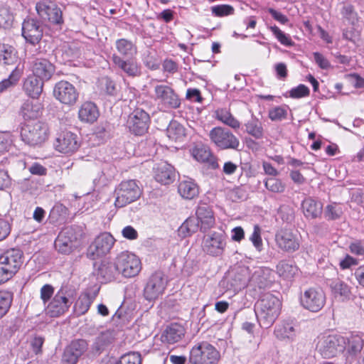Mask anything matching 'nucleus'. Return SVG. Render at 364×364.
Listing matches in <instances>:
<instances>
[{"mask_svg": "<svg viewBox=\"0 0 364 364\" xmlns=\"http://www.w3.org/2000/svg\"><path fill=\"white\" fill-rule=\"evenodd\" d=\"M282 309L281 301L270 293L263 294L255 305V315L261 327H270L278 318Z\"/></svg>", "mask_w": 364, "mask_h": 364, "instance_id": "nucleus-1", "label": "nucleus"}, {"mask_svg": "<svg viewBox=\"0 0 364 364\" xmlns=\"http://www.w3.org/2000/svg\"><path fill=\"white\" fill-rule=\"evenodd\" d=\"M23 253L19 249H9L0 255V284L7 282L20 269Z\"/></svg>", "mask_w": 364, "mask_h": 364, "instance_id": "nucleus-2", "label": "nucleus"}, {"mask_svg": "<svg viewBox=\"0 0 364 364\" xmlns=\"http://www.w3.org/2000/svg\"><path fill=\"white\" fill-rule=\"evenodd\" d=\"M49 128L46 123L30 122L22 127L21 137L23 142L32 146H41L49 136Z\"/></svg>", "mask_w": 364, "mask_h": 364, "instance_id": "nucleus-3", "label": "nucleus"}, {"mask_svg": "<svg viewBox=\"0 0 364 364\" xmlns=\"http://www.w3.org/2000/svg\"><path fill=\"white\" fill-rule=\"evenodd\" d=\"M346 339L340 335L324 333L318 337L317 352L324 358H330L343 351Z\"/></svg>", "mask_w": 364, "mask_h": 364, "instance_id": "nucleus-4", "label": "nucleus"}, {"mask_svg": "<svg viewBox=\"0 0 364 364\" xmlns=\"http://www.w3.org/2000/svg\"><path fill=\"white\" fill-rule=\"evenodd\" d=\"M220 358L219 351L213 346L200 342L192 347L188 361L191 364H218Z\"/></svg>", "mask_w": 364, "mask_h": 364, "instance_id": "nucleus-5", "label": "nucleus"}, {"mask_svg": "<svg viewBox=\"0 0 364 364\" xmlns=\"http://www.w3.org/2000/svg\"><path fill=\"white\" fill-rule=\"evenodd\" d=\"M141 190L134 180L124 181L115 189V206L122 208L138 200Z\"/></svg>", "mask_w": 364, "mask_h": 364, "instance_id": "nucleus-6", "label": "nucleus"}, {"mask_svg": "<svg viewBox=\"0 0 364 364\" xmlns=\"http://www.w3.org/2000/svg\"><path fill=\"white\" fill-rule=\"evenodd\" d=\"M117 274H122L124 277H134L141 269V264L139 257L129 252H122L115 260Z\"/></svg>", "mask_w": 364, "mask_h": 364, "instance_id": "nucleus-7", "label": "nucleus"}, {"mask_svg": "<svg viewBox=\"0 0 364 364\" xmlns=\"http://www.w3.org/2000/svg\"><path fill=\"white\" fill-rule=\"evenodd\" d=\"M249 284V269L240 267L229 271L220 281V285L227 290L237 291Z\"/></svg>", "mask_w": 364, "mask_h": 364, "instance_id": "nucleus-8", "label": "nucleus"}, {"mask_svg": "<svg viewBox=\"0 0 364 364\" xmlns=\"http://www.w3.org/2000/svg\"><path fill=\"white\" fill-rule=\"evenodd\" d=\"M326 300V294L321 288H309L301 296V306L311 312H318L324 306Z\"/></svg>", "mask_w": 364, "mask_h": 364, "instance_id": "nucleus-9", "label": "nucleus"}, {"mask_svg": "<svg viewBox=\"0 0 364 364\" xmlns=\"http://www.w3.org/2000/svg\"><path fill=\"white\" fill-rule=\"evenodd\" d=\"M166 284L165 275L161 272H154L149 277L144 287V298L149 301L156 299L164 293Z\"/></svg>", "mask_w": 364, "mask_h": 364, "instance_id": "nucleus-10", "label": "nucleus"}, {"mask_svg": "<svg viewBox=\"0 0 364 364\" xmlns=\"http://www.w3.org/2000/svg\"><path fill=\"white\" fill-rule=\"evenodd\" d=\"M211 141L220 149H236L239 146L238 139L230 131L222 127H215L209 133Z\"/></svg>", "mask_w": 364, "mask_h": 364, "instance_id": "nucleus-11", "label": "nucleus"}, {"mask_svg": "<svg viewBox=\"0 0 364 364\" xmlns=\"http://www.w3.org/2000/svg\"><path fill=\"white\" fill-rule=\"evenodd\" d=\"M226 246L225 236L220 232H213L204 236L203 250L209 255L217 257L221 255Z\"/></svg>", "mask_w": 364, "mask_h": 364, "instance_id": "nucleus-12", "label": "nucleus"}, {"mask_svg": "<svg viewBox=\"0 0 364 364\" xmlns=\"http://www.w3.org/2000/svg\"><path fill=\"white\" fill-rule=\"evenodd\" d=\"M36 9L42 20L53 24L63 23L62 11L55 3L49 1H40L36 4Z\"/></svg>", "mask_w": 364, "mask_h": 364, "instance_id": "nucleus-13", "label": "nucleus"}, {"mask_svg": "<svg viewBox=\"0 0 364 364\" xmlns=\"http://www.w3.org/2000/svg\"><path fill=\"white\" fill-rule=\"evenodd\" d=\"M149 116L142 109H136L131 113L127 119V127L131 132L136 135H142L149 127Z\"/></svg>", "mask_w": 364, "mask_h": 364, "instance_id": "nucleus-14", "label": "nucleus"}, {"mask_svg": "<svg viewBox=\"0 0 364 364\" xmlns=\"http://www.w3.org/2000/svg\"><path fill=\"white\" fill-rule=\"evenodd\" d=\"M275 240L277 246L287 252H294L299 250L300 246L299 236L290 230H283L277 232Z\"/></svg>", "mask_w": 364, "mask_h": 364, "instance_id": "nucleus-15", "label": "nucleus"}, {"mask_svg": "<svg viewBox=\"0 0 364 364\" xmlns=\"http://www.w3.org/2000/svg\"><path fill=\"white\" fill-rule=\"evenodd\" d=\"M53 145L56 151L63 154L73 153L79 146L77 136L68 131L60 133L55 139Z\"/></svg>", "mask_w": 364, "mask_h": 364, "instance_id": "nucleus-16", "label": "nucleus"}, {"mask_svg": "<svg viewBox=\"0 0 364 364\" xmlns=\"http://www.w3.org/2000/svg\"><path fill=\"white\" fill-rule=\"evenodd\" d=\"M22 36L26 42L36 45L43 37V28L34 18L25 19L22 23Z\"/></svg>", "mask_w": 364, "mask_h": 364, "instance_id": "nucleus-17", "label": "nucleus"}, {"mask_svg": "<svg viewBox=\"0 0 364 364\" xmlns=\"http://www.w3.org/2000/svg\"><path fill=\"white\" fill-rule=\"evenodd\" d=\"M41 92H31L21 106V113L25 120L36 119L41 114V104L38 100Z\"/></svg>", "mask_w": 364, "mask_h": 364, "instance_id": "nucleus-18", "label": "nucleus"}, {"mask_svg": "<svg viewBox=\"0 0 364 364\" xmlns=\"http://www.w3.org/2000/svg\"><path fill=\"white\" fill-rule=\"evenodd\" d=\"M71 302L65 296L63 289H60L46 308L47 314L51 317H58L66 312Z\"/></svg>", "mask_w": 364, "mask_h": 364, "instance_id": "nucleus-19", "label": "nucleus"}, {"mask_svg": "<svg viewBox=\"0 0 364 364\" xmlns=\"http://www.w3.org/2000/svg\"><path fill=\"white\" fill-rule=\"evenodd\" d=\"M114 244V239L108 232L101 233L92 242V259L107 255Z\"/></svg>", "mask_w": 364, "mask_h": 364, "instance_id": "nucleus-20", "label": "nucleus"}, {"mask_svg": "<svg viewBox=\"0 0 364 364\" xmlns=\"http://www.w3.org/2000/svg\"><path fill=\"white\" fill-rule=\"evenodd\" d=\"M76 239L71 228L63 229L58 235L55 241V247L60 253L69 254L73 247V242Z\"/></svg>", "mask_w": 364, "mask_h": 364, "instance_id": "nucleus-21", "label": "nucleus"}, {"mask_svg": "<svg viewBox=\"0 0 364 364\" xmlns=\"http://www.w3.org/2000/svg\"><path fill=\"white\" fill-rule=\"evenodd\" d=\"M94 267L95 270L92 274L96 276L97 279H102V282L110 281L117 274L115 263L112 264L102 261L100 264L95 263Z\"/></svg>", "mask_w": 364, "mask_h": 364, "instance_id": "nucleus-22", "label": "nucleus"}, {"mask_svg": "<svg viewBox=\"0 0 364 364\" xmlns=\"http://www.w3.org/2000/svg\"><path fill=\"white\" fill-rule=\"evenodd\" d=\"M184 335L185 329L181 325L172 323L164 331L161 339L163 343L173 344L181 341Z\"/></svg>", "mask_w": 364, "mask_h": 364, "instance_id": "nucleus-23", "label": "nucleus"}, {"mask_svg": "<svg viewBox=\"0 0 364 364\" xmlns=\"http://www.w3.org/2000/svg\"><path fill=\"white\" fill-rule=\"evenodd\" d=\"M196 218L200 223V230L206 231L213 227L215 224V218L212 209L206 205H199L196 210Z\"/></svg>", "mask_w": 364, "mask_h": 364, "instance_id": "nucleus-24", "label": "nucleus"}, {"mask_svg": "<svg viewBox=\"0 0 364 364\" xmlns=\"http://www.w3.org/2000/svg\"><path fill=\"white\" fill-rule=\"evenodd\" d=\"M179 195L186 200H192L199 193V187L194 180L190 178L182 179L178 186Z\"/></svg>", "mask_w": 364, "mask_h": 364, "instance_id": "nucleus-25", "label": "nucleus"}, {"mask_svg": "<svg viewBox=\"0 0 364 364\" xmlns=\"http://www.w3.org/2000/svg\"><path fill=\"white\" fill-rule=\"evenodd\" d=\"M54 71L55 68L53 65L46 59L38 58L33 63V75L41 80L50 79Z\"/></svg>", "mask_w": 364, "mask_h": 364, "instance_id": "nucleus-26", "label": "nucleus"}, {"mask_svg": "<svg viewBox=\"0 0 364 364\" xmlns=\"http://www.w3.org/2000/svg\"><path fill=\"white\" fill-rule=\"evenodd\" d=\"M271 271L267 268L259 267L249 277V284L259 289L266 287L270 281Z\"/></svg>", "mask_w": 364, "mask_h": 364, "instance_id": "nucleus-27", "label": "nucleus"}, {"mask_svg": "<svg viewBox=\"0 0 364 364\" xmlns=\"http://www.w3.org/2000/svg\"><path fill=\"white\" fill-rule=\"evenodd\" d=\"M156 180L163 184H168L175 178L174 168L166 163H161L156 168Z\"/></svg>", "mask_w": 364, "mask_h": 364, "instance_id": "nucleus-28", "label": "nucleus"}, {"mask_svg": "<svg viewBox=\"0 0 364 364\" xmlns=\"http://www.w3.org/2000/svg\"><path fill=\"white\" fill-rule=\"evenodd\" d=\"M274 334L280 340L293 341L296 336V330L293 322H283L276 326Z\"/></svg>", "mask_w": 364, "mask_h": 364, "instance_id": "nucleus-29", "label": "nucleus"}, {"mask_svg": "<svg viewBox=\"0 0 364 364\" xmlns=\"http://www.w3.org/2000/svg\"><path fill=\"white\" fill-rule=\"evenodd\" d=\"M331 292L336 298L342 301L349 300L351 297V287L342 280H334L330 284Z\"/></svg>", "mask_w": 364, "mask_h": 364, "instance_id": "nucleus-30", "label": "nucleus"}, {"mask_svg": "<svg viewBox=\"0 0 364 364\" xmlns=\"http://www.w3.org/2000/svg\"><path fill=\"white\" fill-rule=\"evenodd\" d=\"M304 214L307 218H316L322 213V204L311 198L304 199L301 204Z\"/></svg>", "mask_w": 364, "mask_h": 364, "instance_id": "nucleus-31", "label": "nucleus"}, {"mask_svg": "<svg viewBox=\"0 0 364 364\" xmlns=\"http://www.w3.org/2000/svg\"><path fill=\"white\" fill-rule=\"evenodd\" d=\"M160 109L166 111L168 109L177 108L181 104L180 99L176 92H161L158 97Z\"/></svg>", "mask_w": 364, "mask_h": 364, "instance_id": "nucleus-32", "label": "nucleus"}, {"mask_svg": "<svg viewBox=\"0 0 364 364\" xmlns=\"http://www.w3.org/2000/svg\"><path fill=\"white\" fill-rule=\"evenodd\" d=\"M114 63L129 76H136L139 73V67L134 60H124L119 56L114 55Z\"/></svg>", "mask_w": 364, "mask_h": 364, "instance_id": "nucleus-33", "label": "nucleus"}, {"mask_svg": "<svg viewBox=\"0 0 364 364\" xmlns=\"http://www.w3.org/2000/svg\"><path fill=\"white\" fill-rule=\"evenodd\" d=\"M277 274L285 279L293 278L298 272V268L291 261L282 260L277 265Z\"/></svg>", "mask_w": 364, "mask_h": 364, "instance_id": "nucleus-34", "label": "nucleus"}, {"mask_svg": "<svg viewBox=\"0 0 364 364\" xmlns=\"http://www.w3.org/2000/svg\"><path fill=\"white\" fill-rule=\"evenodd\" d=\"M17 51L11 45L0 44V63L4 65L14 64L17 60Z\"/></svg>", "mask_w": 364, "mask_h": 364, "instance_id": "nucleus-35", "label": "nucleus"}, {"mask_svg": "<svg viewBox=\"0 0 364 364\" xmlns=\"http://www.w3.org/2000/svg\"><path fill=\"white\" fill-rule=\"evenodd\" d=\"M199 228V222L196 218L189 217L180 226L178 229L179 235L183 237H188L198 231Z\"/></svg>", "mask_w": 364, "mask_h": 364, "instance_id": "nucleus-36", "label": "nucleus"}, {"mask_svg": "<svg viewBox=\"0 0 364 364\" xmlns=\"http://www.w3.org/2000/svg\"><path fill=\"white\" fill-rule=\"evenodd\" d=\"M68 217V208L61 203H56L50 210V218L54 223H65Z\"/></svg>", "mask_w": 364, "mask_h": 364, "instance_id": "nucleus-37", "label": "nucleus"}, {"mask_svg": "<svg viewBox=\"0 0 364 364\" xmlns=\"http://www.w3.org/2000/svg\"><path fill=\"white\" fill-rule=\"evenodd\" d=\"M166 134L172 141H181L185 136V129L178 122L171 121L167 127Z\"/></svg>", "mask_w": 364, "mask_h": 364, "instance_id": "nucleus-38", "label": "nucleus"}, {"mask_svg": "<svg viewBox=\"0 0 364 364\" xmlns=\"http://www.w3.org/2000/svg\"><path fill=\"white\" fill-rule=\"evenodd\" d=\"M117 51L125 57H132L136 53V48L132 42L126 39H119L116 42Z\"/></svg>", "mask_w": 364, "mask_h": 364, "instance_id": "nucleus-39", "label": "nucleus"}, {"mask_svg": "<svg viewBox=\"0 0 364 364\" xmlns=\"http://www.w3.org/2000/svg\"><path fill=\"white\" fill-rule=\"evenodd\" d=\"M215 114L217 119L228 126L233 129L240 127V122L228 110L219 109L216 111Z\"/></svg>", "mask_w": 364, "mask_h": 364, "instance_id": "nucleus-40", "label": "nucleus"}, {"mask_svg": "<svg viewBox=\"0 0 364 364\" xmlns=\"http://www.w3.org/2000/svg\"><path fill=\"white\" fill-rule=\"evenodd\" d=\"M348 351L353 355L361 354L364 348L363 340L358 335L351 336L348 339Z\"/></svg>", "mask_w": 364, "mask_h": 364, "instance_id": "nucleus-41", "label": "nucleus"}, {"mask_svg": "<svg viewBox=\"0 0 364 364\" xmlns=\"http://www.w3.org/2000/svg\"><path fill=\"white\" fill-rule=\"evenodd\" d=\"M13 301V294L8 291H0V319L9 311Z\"/></svg>", "mask_w": 364, "mask_h": 364, "instance_id": "nucleus-42", "label": "nucleus"}, {"mask_svg": "<svg viewBox=\"0 0 364 364\" xmlns=\"http://www.w3.org/2000/svg\"><path fill=\"white\" fill-rule=\"evenodd\" d=\"M193 157L199 162H205L209 161L211 157V153L209 149L205 146L199 145L192 149Z\"/></svg>", "mask_w": 364, "mask_h": 364, "instance_id": "nucleus-43", "label": "nucleus"}, {"mask_svg": "<svg viewBox=\"0 0 364 364\" xmlns=\"http://www.w3.org/2000/svg\"><path fill=\"white\" fill-rule=\"evenodd\" d=\"M288 107L287 106H277L269 110V117L272 121H282L287 118Z\"/></svg>", "mask_w": 364, "mask_h": 364, "instance_id": "nucleus-44", "label": "nucleus"}, {"mask_svg": "<svg viewBox=\"0 0 364 364\" xmlns=\"http://www.w3.org/2000/svg\"><path fill=\"white\" fill-rule=\"evenodd\" d=\"M247 132L256 139H260L263 136V129L261 124L257 121L252 119L246 124Z\"/></svg>", "mask_w": 364, "mask_h": 364, "instance_id": "nucleus-45", "label": "nucleus"}, {"mask_svg": "<svg viewBox=\"0 0 364 364\" xmlns=\"http://www.w3.org/2000/svg\"><path fill=\"white\" fill-rule=\"evenodd\" d=\"M264 186L272 193H282L285 190V185L281 180L276 178H269L265 180Z\"/></svg>", "mask_w": 364, "mask_h": 364, "instance_id": "nucleus-46", "label": "nucleus"}, {"mask_svg": "<svg viewBox=\"0 0 364 364\" xmlns=\"http://www.w3.org/2000/svg\"><path fill=\"white\" fill-rule=\"evenodd\" d=\"M42 80L35 75L27 78L24 82L26 91H42L43 85Z\"/></svg>", "mask_w": 364, "mask_h": 364, "instance_id": "nucleus-47", "label": "nucleus"}, {"mask_svg": "<svg viewBox=\"0 0 364 364\" xmlns=\"http://www.w3.org/2000/svg\"><path fill=\"white\" fill-rule=\"evenodd\" d=\"M269 29L272 32L275 38L280 42L281 44L287 46L292 45V41L290 37L282 31L277 26L269 27Z\"/></svg>", "mask_w": 364, "mask_h": 364, "instance_id": "nucleus-48", "label": "nucleus"}, {"mask_svg": "<svg viewBox=\"0 0 364 364\" xmlns=\"http://www.w3.org/2000/svg\"><path fill=\"white\" fill-rule=\"evenodd\" d=\"M21 75V72L16 69L9 75L8 79H5L0 82V91L11 88L17 82Z\"/></svg>", "mask_w": 364, "mask_h": 364, "instance_id": "nucleus-49", "label": "nucleus"}, {"mask_svg": "<svg viewBox=\"0 0 364 364\" xmlns=\"http://www.w3.org/2000/svg\"><path fill=\"white\" fill-rule=\"evenodd\" d=\"M53 95L65 105H73L77 98V92H53Z\"/></svg>", "mask_w": 364, "mask_h": 364, "instance_id": "nucleus-50", "label": "nucleus"}, {"mask_svg": "<svg viewBox=\"0 0 364 364\" xmlns=\"http://www.w3.org/2000/svg\"><path fill=\"white\" fill-rule=\"evenodd\" d=\"M343 213L342 209L336 203L329 204L326 207L324 215L328 220L339 218Z\"/></svg>", "mask_w": 364, "mask_h": 364, "instance_id": "nucleus-51", "label": "nucleus"}, {"mask_svg": "<svg viewBox=\"0 0 364 364\" xmlns=\"http://www.w3.org/2000/svg\"><path fill=\"white\" fill-rule=\"evenodd\" d=\"M211 11L215 16L222 17L233 14L234 8L230 5L222 4L211 7Z\"/></svg>", "mask_w": 364, "mask_h": 364, "instance_id": "nucleus-52", "label": "nucleus"}, {"mask_svg": "<svg viewBox=\"0 0 364 364\" xmlns=\"http://www.w3.org/2000/svg\"><path fill=\"white\" fill-rule=\"evenodd\" d=\"M250 240L258 252H261L263 247L261 237V228L258 225H255L253 232L250 237Z\"/></svg>", "mask_w": 364, "mask_h": 364, "instance_id": "nucleus-53", "label": "nucleus"}, {"mask_svg": "<svg viewBox=\"0 0 364 364\" xmlns=\"http://www.w3.org/2000/svg\"><path fill=\"white\" fill-rule=\"evenodd\" d=\"M77 356L80 357L87 348V343L83 339H78L71 342L68 346Z\"/></svg>", "mask_w": 364, "mask_h": 364, "instance_id": "nucleus-54", "label": "nucleus"}, {"mask_svg": "<svg viewBox=\"0 0 364 364\" xmlns=\"http://www.w3.org/2000/svg\"><path fill=\"white\" fill-rule=\"evenodd\" d=\"M12 146L11 135L9 132H0V154L9 151Z\"/></svg>", "mask_w": 364, "mask_h": 364, "instance_id": "nucleus-55", "label": "nucleus"}, {"mask_svg": "<svg viewBox=\"0 0 364 364\" xmlns=\"http://www.w3.org/2000/svg\"><path fill=\"white\" fill-rule=\"evenodd\" d=\"M120 364H141V355L137 352H132L122 355L119 361Z\"/></svg>", "mask_w": 364, "mask_h": 364, "instance_id": "nucleus-56", "label": "nucleus"}, {"mask_svg": "<svg viewBox=\"0 0 364 364\" xmlns=\"http://www.w3.org/2000/svg\"><path fill=\"white\" fill-rule=\"evenodd\" d=\"M341 14L344 18L351 23H354L357 21V13L354 11L353 6L350 4L343 5Z\"/></svg>", "mask_w": 364, "mask_h": 364, "instance_id": "nucleus-57", "label": "nucleus"}, {"mask_svg": "<svg viewBox=\"0 0 364 364\" xmlns=\"http://www.w3.org/2000/svg\"><path fill=\"white\" fill-rule=\"evenodd\" d=\"M107 134L104 126L97 127L95 128L94 133H92V144L99 145L102 143L107 138Z\"/></svg>", "mask_w": 364, "mask_h": 364, "instance_id": "nucleus-58", "label": "nucleus"}, {"mask_svg": "<svg viewBox=\"0 0 364 364\" xmlns=\"http://www.w3.org/2000/svg\"><path fill=\"white\" fill-rule=\"evenodd\" d=\"M13 15L7 8L0 9V26H10L13 22Z\"/></svg>", "mask_w": 364, "mask_h": 364, "instance_id": "nucleus-59", "label": "nucleus"}, {"mask_svg": "<svg viewBox=\"0 0 364 364\" xmlns=\"http://www.w3.org/2000/svg\"><path fill=\"white\" fill-rule=\"evenodd\" d=\"M79 358L67 346L63 355L62 364H76Z\"/></svg>", "mask_w": 364, "mask_h": 364, "instance_id": "nucleus-60", "label": "nucleus"}, {"mask_svg": "<svg viewBox=\"0 0 364 364\" xmlns=\"http://www.w3.org/2000/svg\"><path fill=\"white\" fill-rule=\"evenodd\" d=\"M79 118L82 122H89L91 117V103L85 102L79 110Z\"/></svg>", "mask_w": 364, "mask_h": 364, "instance_id": "nucleus-61", "label": "nucleus"}, {"mask_svg": "<svg viewBox=\"0 0 364 364\" xmlns=\"http://www.w3.org/2000/svg\"><path fill=\"white\" fill-rule=\"evenodd\" d=\"M54 293V288L50 284H45L41 289V299L43 304H46L52 297Z\"/></svg>", "mask_w": 364, "mask_h": 364, "instance_id": "nucleus-62", "label": "nucleus"}, {"mask_svg": "<svg viewBox=\"0 0 364 364\" xmlns=\"http://www.w3.org/2000/svg\"><path fill=\"white\" fill-rule=\"evenodd\" d=\"M349 250L353 255L358 256L364 255V242L361 240H356L351 242L349 245Z\"/></svg>", "mask_w": 364, "mask_h": 364, "instance_id": "nucleus-63", "label": "nucleus"}, {"mask_svg": "<svg viewBox=\"0 0 364 364\" xmlns=\"http://www.w3.org/2000/svg\"><path fill=\"white\" fill-rule=\"evenodd\" d=\"M314 60L316 64L321 68L327 70L330 68V62L321 53L316 52L314 53Z\"/></svg>", "mask_w": 364, "mask_h": 364, "instance_id": "nucleus-64", "label": "nucleus"}]
</instances>
